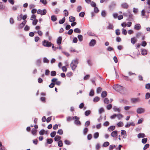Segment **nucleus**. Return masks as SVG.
I'll list each match as a JSON object with an SVG mask.
<instances>
[{
	"mask_svg": "<svg viewBox=\"0 0 150 150\" xmlns=\"http://www.w3.org/2000/svg\"><path fill=\"white\" fill-rule=\"evenodd\" d=\"M78 63V60L77 59L72 61L70 64V66L73 71L75 70Z\"/></svg>",
	"mask_w": 150,
	"mask_h": 150,
	"instance_id": "1",
	"label": "nucleus"
},
{
	"mask_svg": "<svg viewBox=\"0 0 150 150\" xmlns=\"http://www.w3.org/2000/svg\"><path fill=\"white\" fill-rule=\"evenodd\" d=\"M113 88L114 89L118 92H120L123 89V87L119 85H114Z\"/></svg>",
	"mask_w": 150,
	"mask_h": 150,
	"instance_id": "2",
	"label": "nucleus"
},
{
	"mask_svg": "<svg viewBox=\"0 0 150 150\" xmlns=\"http://www.w3.org/2000/svg\"><path fill=\"white\" fill-rule=\"evenodd\" d=\"M42 45L45 47H50L52 46V44L51 42L44 40L42 42Z\"/></svg>",
	"mask_w": 150,
	"mask_h": 150,
	"instance_id": "3",
	"label": "nucleus"
},
{
	"mask_svg": "<svg viewBox=\"0 0 150 150\" xmlns=\"http://www.w3.org/2000/svg\"><path fill=\"white\" fill-rule=\"evenodd\" d=\"M47 13L46 10L45 9H44L42 10L40 9L38 10L37 13L38 14H40L41 15H44L46 14Z\"/></svg>",
	"mask_w": 150,
	"mask_h": 150,
	"instance_id": "4",
	"label": "nucleus"
},
{
	"mask_svg": "<svg viewBox=\"0 0 150 150\" xmlns=\"http://www.w3.org/2000/svg\"><path fill=\"white\" fill-rule=\"evenodd\" d=\"M144 112V109L141 107L137 108V112L139 114L143 113Z\"/></svg>",
	"mask_w": 150,
	"mask_h": 150,
	"instance_id": "5",
	"label": "nucleus"
},
{
	"mask_svg": "<svg viewBox=\"0 0 150 150\" xmlns=\"http://www.w3.org/2000/svg\"><path fill=\"white\" fill-rule=\"evenodd\" d=\"M113 109L114 111L117 112L118 113H120L121 111V108L120 107L117 108L116 106H114L113 107Z\"/></svg>",
	"mask_w": 150,
	"mask_h": 150,
	"instance_id": "6",
	"label": "nucleus"
},
{
	"mask_svg": "<svg viewBox=\"0 0 150 150\" xmlns=\"http://www.w3.org/2000/svg\"><path fill=\"white\" fill-rule=\"evenodd\" d=\"M131 100L132 103H135L140 101V100L139 98H132L131 99Z\"/></svg>",
	"mask_w": 150,
	"mask_h": 150,
	"instance_id": "7",
	"label": "nucleus"
},
{
	"mask_svg": "<svg viewBox=\"0 0 150 150\" xmlns=\"http://www.w3.org/2000/svg\"><path fill=\"white\" fill-rule=\"evenodd\" d=\"M116 5V3L114 1L112 2L109 6L110 8L111 9H113Z\"/></svg>",
	"mask_w": 150,
	"mask_h": 150,
	"instance_id": "8",
	"label": "nucleus"
},
{
	"mask_svg": "<svg viewBox=\"0 0 150 150\" xmlns=\"http://www.w3.org/2000/svg\"><path fill=\"white\" fill-rule=\"evenodd\" d=\"M111 135L112 137H116L118 135L117 131V130H115L112 131L111 134Z\"/></svg>",
	"mask_w": 150,
	"mask_h": 150,
	"instance_id": "9",
	"label": "nucleus"
},
{
	"mask_svg": "<svg viewBox=\"0 0 150 150\" xmlns=\"http://www.w3.org/2000/svg\"><path fill=\"white\" fill-rule=\"evenodd\" d=\"M141 28V25L139 24H137L135 25L134 27V29L136 30H139Z\"/></svg>",
	"mask_w": 150,
	"mask_h": 150,
	"instance_id": "10",
	"label": "nucleus"
},
{
	"mask_svg": "<svg viewBox=\"0 0 150 150\" xmlns=\"http://www.w3.org/2000/svg\"><path fill=\"white\" fill-rule=\"evenodd\" d=\"M96 44V41L95 40L92 39L91 40L89 43V45L90 46H94Z\"/></svg>",
	"mask_w": 150,
	"mask_h": 150,
	"instance_id": "11",
	"label": "nucleus"
},
{
	"mask_svg": "<svg viewBox=\"0 0 150 150\" xmlns=\"http://www.w3.org/2000/svg\"><path fill=\"white\" fill-rule=\"evenodd\" d=\"M108 26L107 27V28L109 30H113L114 26L113 24L110 22L108 23Z\"/></svg>",
	"mask_w": 150,
	"mask_h": 150,
	"instance_id": "12",
	"label": "nucleus"
},
{
	"mask_svg": "<svg viewBox=\"0 0 150 150\" xmlns=\"http://www.w3.org/2000/svg\"><path fill=\"white\" fill-rule=\"evenodd\" d=\"M62 38L61 36H59L57 39V44L59 45H60L62 42Z\"/></svg>",
	"mask_w": 150,
	"mask_h": 150,
	"instance_id": "13",
	"label": "nucleus"
},
{
	"mask_svg": "<svg viewBox=\"0 0 150 150\" xmlns=\"http://www.w3.org/2000/svg\"><path fill=\"white\" fill-rule=\"evenodd\" d=\"M122 7L125 9H127L129 7V5L127 4L126 3H124L121 4Z\"/></svg>",
	"mask_w": 150,
	"mask_h": 150,
	"instance_id": "14",
	"label": "nucleus"
},
{
	"mask_svg": "<svg viewBox=\"0 0 150 150\" xmlns=\"http://www.w3.org/2000/svg\"><path fill=\"white\" fill-rule=\"evenodd\" d=\"M145 137V135L143 133H139L137 135V137L138 138H144Z\"/></svg>",
	"mask_w": 150,
	"mask_h": 150,
	"instance_id": "15",
	"label": "nucleus"
},
{
	"mask_svg": "<svg viewBox=\"0 0 150 150\" xmlns=\"http://www.w3.org/2000/svg\"><path fill=\"white\" fill-rule=\"evenodd\" d=\"M141 50V54L143 55H145L147 54V51L146 50L144 49H142Z\"/></svg>",
	"mask_w": 150,
	"mask_h": 150,
	"instance_id": "16",
	"label": "nucleus"
},
{
	"mask_svg": "<svg viewBox=\"0 0 150 150\" xmlns=\"http://www.w3.org/2000/svg\"><path fill=\"white\" fill-rule=\"evenodd\" d=\"M107 92L106 91H104L101 93V97L103 98H105V97H106L107 96Z\"/></svg>",
	"mask_w": 150,
	"mask_h": 150,
	"instance_id": "17",
	"label": "nucleus"
},
{
	"mask_svg": "<svg viewBox=\"0 0 150 150\" xmlns=\"http://www.w3.org/2000/svg\"><path fill=\"white\" fill-rule=\"evenodd\" d=\"M75 20V18L73 16H71L69 17V21L71 22H74Z\"/></svg>",
	"mask_w": 150,
	"mask_h": 150,
	"instance_id": "18",
	"label": "nucleus"
},
{
	"mask_svg": "<svg viewBox=\"0 0 150 150\" xmlns=\"http://www.w3.org/2000/svg\"><path fill=\"white\" fill-rule=\"evenodd\" d=\"M115 126H110L108 128V130L110 132L112 131L115 129Z\"/></svg>",
	"mask_w": 150,
	"mask_h": 150,
	"instance_id": "19",
	"label": "nucleus"
},
{
	"mask_svg": "<svg viewBox=\"0 0 150 150\" xmlns=\"http://www.w3.org/2000/svg\"><path fill=\"white\" fill-rule=\"evenodd\" d=\"M131 43L134 44L137 41V40L135 37H133L131 38Z\"/></svg>",
	"mask_w": 150,
	"mask_h": 150,
	"instance_id": "20",
	"label": "nucleus"
},
{
	"mask_svg": "<svg viewBox=\"0 0 150 150\" xmlns=\"http://www.w3.org/2000/svg\"><path fill=\"white\" fill-rule=\"evenodd\" d=\"M128 20L129 21H132L133 20V15L130 13L129 12V13L128 15Z\"/></svg>",
	"mask_w": 150,
	"mask_h": 150,
	"instance_id": "21",
	"label": "nucleus"
},
{
	"mask_svg": "<svg viewBox=\"0 0 150 150\" xmlns=\"http://www.w3.org/2000/svg\"><path fill=\"white\" fill-rule=\"evenodd\" d=\"M61 137L60 136L57 135L55 136V137L54 138V140L56 141L57 142L59 141H60V140L61 139Z\"/></svg>",
	"mask_w": 150,
	"mask_h": 150,
	"instance_id": "22",
	"label": "nucleus"
},
{
	"mask_svg": "<svg viewBox=\"0 0 150 150\" xmlns=\"http://www.w3.org/2000/svg\"><path fill=\"white\" fill-rule=\"evenodd\" d=\"M51 19L52 21H55L57 20V17L55 15H52L51 17Z\"/></svg>",
	"mask_w": 150,
	"mask_h": 150,
	"instance_id": "23",
	"label": "nucleus"
},
{
	"mask_svg": "<svg viewBox=\"0 0 150 150\" xmlns=\"http://www.w3.org/2000/svg\"><path fill=\"white\" fill-rule=\"evenodd\" d=\"M100 98L98 96L95 97L93 99V101L96 102L99 101Z\"/></svg>",
	"mask_w": 150,
	"mask_h": 150,
	"instance_id": "24",
	"label": "nucleus"
},
{
	"mask_svg": "<svg viewBox=\"0 0 150 150\" xmlns=\"http://www.w3.org/2000/svg\"><path fill=\"white\" fill-rule=\"evenodd\" d=\"M99 136V133L98 132H96L94 133L93 134V137L94 139H97L98 138Z\"/></svg>",
	"mask_w": 150,
	"mask_h": 150,
	"instance_id": "25",
	"label": "nucleus"
},
{
	"mask_svg": "<svg viewBox=\"0 0 150 150\" xmlns=\"http://www.w3.org/2000/svg\"><path fill=\"white\" fill-rule=\"evenodd\" d=\"M53 142V139L52 138L48 139L47 140V143L48 144H51Z\"/></svg>",
	"mask_w": 150,
	"mask_h": 150,
	"instance_id": "26",
	"label": "nucleus"
},
{
	"mask_svg": "<svg viewBox=\"0 0 150 150\" xmlns=\"http://www.w3.org/2000/svg\"><path fill=\"white\" fill-rule=\"evenodd\" d=\"M91 111L89 110H88L85 111L84 114L86 116H88L91 114Z\"/></svg>",
	"mask_w": 150,
	"mask_h": 150,
	"instance_id": "27",
	"label": "nucleus"
},
{
	"mask_svg": "<svg viewBox=\"0 0 150 150\" xmlns=\"http://www.w3.org/2000/svg\"><path fill=\"white\" fill-rule=\"evenodd\" d=\"M74 32L76 33H80L81 31L80 29L78 28H76L74 30Z\"/></svg>",
	"mask_w": 150,
	"mask_h": 150,
	"instance_id": "28",
	"label": "nucleus"
},
{
	"mask_svg": "<svg viewBox=\"0 0 150 150\" xmlns=\"http://www.w3.org/2000/svg\"><path fill=\"white\" fill-rule=\"evenodd\" d=\"M122 76L124 78V79L127 81H132V80L131 79H129L127 76H126L125 75H122Z\"/></svg>",
	"mask_w": 150,
	"mask_h": 150,
	"instance_id": "29",
	"label": "nucleus"
},
{
	"mask_svg": "<svg viewBox=\"0 0 150 150\" xmlns=\"http://www.w3.org/2000/svg\"><path fill=\"white\" fill-rule=\"evenodd\" d=\"M78 38L80 42H81L83 40V36L81 35H78Z\"/></svg>",
	"mask_w": 150,
	"mask_h": 150,
	"instance_id": "30",
	"label": "nucleus"
},
{
	"mask_svg": "<svg viewBox=\"0 0 150 150\" xmlns=\"http://www.w3.org/2000/svg\"><path fill=\"white\" fill-rule=\"evenodd\" d=\"M117 117L119 120H120L121 118L123 117V116L121 114H117Z\"/></svg>",
	"mask_w": 150,
	"mask_h": 150,
	"instance_id": "31",
	"label": "nucleus"
},
{
	"mask_svg": "<svg viewBox=\"0 0 150 150\" xmlns=\"http://www.w3.org/2000/svg\"><path fill=\"white\" fill-rule=\"evenodd\" d=\"M88 128L87 127H85L83 131L84 135H85L88 132Z\"/></svg>",
	"mask_w": 150,
	"mask_h": 150,
	"instance_id": "32",
	"label": "nucleus"
},
{
	"mask_svg": "<svg viewBox=\"0 0 150 150\" xmlns=\"http://www.w3.org/2000/svg\"><path fill=\"white\" fill-rule=\"evenodd\" d=\"M65 21V17H64L62 20H60L59 21V23L60 24H63L64 22Z\"/></svg>",
	"mask_w": 150,
	"mask_h": 150,
	"instance_id": "33",
	"label": "nucleus"
},
{
	"mask_svg": "<svg viewBox=\"0 0 150 150\" xmlns=\"http://www.w3.org/2000/svg\"><path fill=\"white\" fill-rule=\"evenodd\" d=\"M37 130L34 128H33L31 131L33 135H36Z\"/></svg>",
	"mask_w": 150,
	"mask_h": 150,
	"instance_id": "34",
	"label": "nucleus"
},
{
	"mask_svg": "<svg viewBox=\"0 0 150 150\" xmlns=\"http://www.w3.org/2000/svg\"><path fill=\"white\" fill-rule=\"evenodd\" d=\"M101 15L102 17H105L106 15L105 11V10H103L101 12Z\"/></svg>",
	"mask_w": 150,
	"mask_h": 150,
	"instance_id": "35",
	"label": "nucleus"
},
{
	"mask_svg": "<svg viewBox=\"0 0 150 150\" xmlns=\"http://www.w3.org/2000/svg\"><path fill=\"white\" fill-rule=\"evenodd\" d=\"M142 33L141 32H138L137 33L136 35V37L137 38H139L141 36Z\"/></svg>",
	"mask_w": 150,
	"mask_h": 150,
	"instance_id": "36",
	"label": "nucleus"
},
{
	"mask_svg": "<svg viewBox=\"0 0 150 150\" xmlns=\"http://www.w3.org/2000/svg\"><path fill=\"white\" fill-rule=\"evenodd\" d=\"M56 73L55 71H52L51 72V76H54L56 75Z\"/></svg>",
	"mask_w": 150,
	"mask_h": 150,
	"instance_id": "37",
	"label": "nucleus"
},
{
	"mask_svg": "<svg viewBox=\"0 0 150 150\" xmlns=\"http://www.w3.org/2000/svg\"><path fill=\"white\" fill-rule=\"evenodd\" d=\"M102 88L100 87H99L97 88L96 89V92L97 93H100L101 91Z\"/></svg>",
	"mask_w": 150,
	"mask_h": 150,
	"instance_id": "38",
	"label": "nucleus"
},
{
	"mask_svg": "<svg viewBox=\"0 0 150 150\" xmlns=\"http://www.w3.org/2000/svg\"><path fill=\"white\" fill-rule=\"evenodd\" d=\"M43 62L45 63H48L49 61L47 58L45 57L43 58Z\"/></svg>",
	"mask_w": 150,
	"mask_h": 150,
	"instance_id": "39",
	"label": "nucleus"
},
{
	"mask_svg": "<svg viewBox=\"0 0 150 150\" xmlns=\"http://www.w3.org/2000/svg\"><path fill=\"white\" fill-rule=\"evenodd\" d=\"M58 144L59 146L60 147H62L63 146L62 141L61 140L59 141L58 142Z\"/></svg>",
	"mask_w": 150,
	"mask_h": 150,
	"instance_id": "40",
	"label": "nucleus"
},
{
	"mask_svg": "<svg viewBox=\"0 0 150 150\" xmlns=\"http://www.w3.org/2000/svg\"><path fill=\"white\" fill-rule=\"evenodd\" d=\"M112 106L111 104H110L107 105L106 106V108L108 110H110L112 108Z\"/></svg>",
	"mask_w": 150,
	"mask_h": 150,
	"instance_id": "41",
	"label": "nucleus"
},
{
	"mask_svg": "<svg viewBox=\"0 0 150 150\" xmlns=\"http://www.w3.org/2000/svg\"><path fill=\"white\" fill-rule=\"evenodd\" d=\"M94 92L93 90H91L89 93V95L90 96H94Z\"/></svg>",
	"mask_w": 150,
	"mask_h": 150,
	"instance_id": "42",
	"label": "nucleus"
},
{
	"mask_svg": "<svg viewBox=\"0 0 150 150\" xmlns=\"http://www.w3.org/2000/svg\"><path fill=\"white\" fill-rule=\"evenodd\" d=\"M57 133L59 135H62L63 134V132L62 129H59L57 132Z\"/></svg>",
	"mask_w": 150,
	"mask_h": 150,
	"instance_id": "43",
	"label": "nucleus"
},
{
	"mask_svg": "<svg viewBox=\"0 0 150 150\" xmlns=\"http://www.w3.org/2000/svg\"><path fill=\"white\" fill-rule=\"evenodd\" d=\"M109 145V142H105L103 144V146L104 147H107Z\"/></svg>",
	"mask_w": 150,
	"mask_h": 150,
	"instance_id": "44",
	"label": "nucleus"
},
{
	"mask_svg": "<svg viewBox=\"0 0 150 150\" xmlns=\"http://www.w3.org/2000/svg\"><path fill=\"white\" fill-rule=\"evenodd\" d=\"M64 143L66 144L69 145L71 144V142L68 140H65L64 141Z\"/></svg>",
	"mask_w": 150,
	"mask_h": 150,
	"instance_id": "45",
	"label": "nucleus"
},
{
	"mask_svg": "<svg viewBox=\"0 0 150 150\" xmlns=\"http://www.w3.org/2000/svg\"><path fill=\"white\" fill-rule=\"evenodd\" d=\"M116 147L114 145H110L109 147V150H112Z\"/></svg>",
	"mask_w": 150,
	"mask_h": 150,
	"instance_id": "46",
	"label": "nucleus"
},
{
	"mask_svg": "<svg viewBox=\"0 0 150 150\" xmlns=\"http://www.w3.org/2000/svg\"><path fill=\"white\" fill-rule=\"evenodd\" d=\"M104 102L105 103L108 104L109 102V100L108 98H105L104 99Z\"/></svg>",
	"mask_w": 150,
	"mask_h": 150,
	"instance_id": "47",
	"label": "nucleus"
},
{
	"mask_svg": "<svg viewBox=\"0 0 150 150\" xmlns=\"http://www.w3.org/2000/svg\"><path fill=\"white\" fill-rule=\"evenodd\" d=\"M45 132V131L44 129H42L40 131L39 133L40 135H43Z\"/></svg>",
	"mask_w": 150,
	"mask_h": 150,
	"instance_id": "48",
	"label": "nucleus"
},
{
	"mask_svg": "<svg viewBox=\"0 0 150 150\" xmlns=\"http://www.w3.org/2000/svg\"><path fill=\"white\" fill-rule=\"evenodd\" d=\"M122 33L123 34L126 35L127 34V31L124 28H122Z\"/></svg>",
	"mask_w": 150,
	"mask_h": 150,
	"instance_id": "49",
	"label": "nucleus"
},
{
	"mask_svg": "<svg viewBox=\"0 0 150 150\" xmlns=\"http://www.w3.org/2000/svg\"><path fill=\"white\" fill-rule=\"evenodd\" d=\"M40 2L42 3L44 5H45L47 3V2L46 0H40Z\"/></svg>",
	"mask_w": 150,
	"mask_h": 150,
	"instance_id": "50",
	"label": "nucleus"
},
{
	"mask_svg": "<svg viewBox=\"0 0 150 150\" xmlns=\"http://www.w3.org/2000/svg\"><path fill=\"white\" fill-rule=\"evenodd\" d=\"M56 134V132L55 131H53L50 134V136L52 137H54Z\"/></svg>",
	"mask_w": 150,
	"mask_h": 150,
	"instance_id": "51",
	"label": "nucleus"
},
{
	"mask_svg": "<svg viewBox=\"0 0 150 150\" xmlns=\"http://www.w3.org/2000/svg\"><path fill=\"white\" fill-rule=\"evenodd\" d=\"M150 97V93H147L146 94L145 98L146 99H149Z\"/></svg>",
	"mask_w": 150,
	"mask_h": 150,
	"instance_id": "52",
	"label": "nucleus"
},
{
	"mask_svg": "<svg viewBox=\"0 0 150 150\" xmlns=\"http://www.w3.org/2000/svg\"><path fill=\"white\" fill-rule=\"evenodd\" d=\"M115 33H116V34L117 35H119L120 34V30L119 29H116L115 31Z\"/></svg>",
	"mask_w": 150,
	"mask_h": 150,
	"instance_id": "53",
	"label": "nucleus"
},
{
	"mask_svg": "<svg viewBox=\"0 0 150 150\" xmlns=\"http://www.w3.org/2000/svg\"><path fill=\"white\" fill-rule=\"evenodd\" d=\"M147 141V138H144L142 139V143L145 144L146 143Z\"/></svg>",
	"mask_w": 150,
	"mask_h": 150,
	"instance_id": "54",
	"label": "nucleus"
},
{
	"mask_svg": "<svg viewBox=\"0 0 150 150\" xmlns=\"http://www.w3.org/2000/svg\"><path fill=\"white\" fill-rule=\"evenodd\" d=\"M109 122L108 121H106L103 124V125L104 126L107 127L109 125Z\"/></svg>",
	"mask_w": 150,
	"mask_h": 150,
	"instance_id": "55",
	"label": "nucleus"
},
{
	"mask_svg": "<svg viewBox=\"0 0 150 150\" xmlns=\"http://www.w3.org/2000/svg\"><path fill=\"white\" fill-rule=\"evenodd\" d=\"M41 62V60L40 59H38L36 62V64L38 66H40Z\"/></svg>",
	"mask_w": 150,
	"mask_h": 150,
	"instance_id": "56",
	"label": "nucleus"
},
{
	"mask_svg": "<svg viewBox=\"0 0 150 150\" xmlns=\"http://www.w3.org/2000/svg\"><path fill=\"white\" fill-rule=\"evenodd\" d=\"M90 77V75H86L83 78V79L85 80H86L88 79Z\"/></svg>",
	"mask_w": 150,
	"mask_h": 150,
	"instance_id": "57",
	"label": "nucleus"
},
{
	"mask_svg": "<svg viewBox=\"0 0 150 150\" xmlns=\"http://www.w3.org/2000/svg\"><path fill=\"white\" fill-rule=\"evenodd\" d=\"M64 15L65 16H67L68 15V13L67 11V10H64Z\"/></svg>",
	"mask_w": 150,
	"mask_h": 150,
	"instance_id": "58",
	"label": "nucleus"
},
{
	"mask_svg": "<svg viewBox=\"0 0 150 150\" xmlns=\"http://www.w3.org/2000/svg\"><path fill=\"white\" fill-rule=\"evenodd\" d=\"M107 50L108 51H113L114 49L113 48H112L110 47H109L107 48Z\"/></svg>",
	"mask_w": 150,
	"mask_h": 150,
	"instance_id": "59",
	"label": "nucleus"
},
{
	"mask_svg": "<svg viewBox=\"0 0 150 150\" xmlns=\"http://www.w3.org/2000/svg\"><path fill=\"white\" fill-rule=\"evenodd\" d=\"M38 22V20L37 19L33 20L32 22L33 25H36L37 24Z\"/></svg>",
	"mask_w": 150,
	"mask_h": 150,
	"instance_id": "60",
	"label": "nucleus"
},
{
	"mask_svg": "<svg viewBox=\"0 0 150 150\" xmlns=\"http://www.w3.org/2000/svg\"><path fill=\"white\" fill-rule=\"evenodd\" d=\"M117 125L118 127H122L123 126V123L122 122H120L117 124Z\"/></svg>",
	"mask_w": 150,
	"mask_h": 150,
	"instance_id": "61",
	"label": "nucleus"
},
{
	"mask_svg": "<svg viewBox=\"0 0 150 150\" xmlns=\"http://www.w3.org/2000/svg\"><path fill=\"white\" fill-rule=\"evenodd\" d=\"M149 146V144H146L144 147L143 148V149L144 150H145L147 148H148Z\"/></svg>",
	"mask_w": 150,
	"mask_h": 150,
	"instance_id": "62",
	"label": "nucleus"
},
{
	"mask_svg": "<svg viewBox=\"0 0 150 150\" xmlns=\"http://www.w3.org/2000/svg\"><path fill=\"white\" fill-rule=\"evenodd\" d=\"M79 16L81 17H83L85 15V13L83 12H81L79 13Z\"/></svg>",
	"mask_w": 150,
	"mask_h": 150,
	"instance_id": "63",
	"label": "nucleus"
},
{
	"mask_svg": "<svg viewBox=\"0 0 150 150\" xmlns=\"http://www.w3.org/2000/svg\"><path fill=\"white\" fill-rule=\"evenodd\" d=\"M145 88L147 89H149L150 90V83H148L145 85Z\"/></svg>",
	"mask_w": 150,
	"mask_h": 150,
	"instance_id": "64",
	"label": "nucleus"
}]
</instances>
